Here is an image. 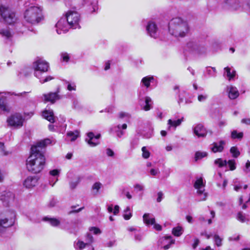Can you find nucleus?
<instances>
[{
  "instance_id": "nucleus-60",
  "label": "nucleus",
  "mask_w": 250,
  "mask_h": 250,
  "mask_svg": "<svg viewBox=\"0 0 250 250\" xmlns=\"http://www.w3.org/2000/svg\"><path fill=\"white\" fill-rule=\"evenodd\" d=\"M157 195H158V197L157 198V202H160L163 197H164V194L163 193V192L162 191H159L158 193H157Z\"/></svg>"
},
{
  "instance_id": "nucleus-44",
  "label": "nucleus",
  "mask_w": 250,
  "mask_h": 250,
  "mask_svg": "<svg viewBox=\"0 0 250 250\" xmlns=\"http://www.w3.org/2000/svg\"><path fill=\"white\" fill-rule=\"evenodd\" d=\"M77 207V206H72L71 207V208H72L73 209L71 210H70L68 212L67 214L68 215H70V214H73V213H78V212H80L81 211H82L83 208H84V207H82V208H80L78 209H75Z\"/></svg>"
},
{
  "instance_id": "nucleus-7",
  "label": "nucleus",
  "mask_w": 250,
  "mask_h": 250,
  "mask_svg": "<svg viewBox=\"0 0 250 250\" xmlns=\"http://www.w3.org/2000/svg\"><path fill=\"white\" fill-rule=\"evenodd\" d=\"M24 119L20 113L11 115L7 119L8 125L15 128H20L23 125Z\"/></svg>"
},
{
  "instance_id": "nucleus-50",
  "label": "nucleus",
  "mask_w": 250,
  "mask_h": 250,
  "mask_svg": "<svg viewBox=\"0 0 250 250\" xmlns=\"http://www.w3.org/2000/svg\"><path fill=\"white\" fill-rule=\"evenodd\" d=\"M61 59L63 62H68L69 60L70 57L69 54L66 52H62L61 54Z\"/></svg>"
},
{
  "instance_id": "nucleus-51",
  "label": "nucleus",
  "mask_w": 250,
  "mask_h": 250,
  "mask_svg": "<svg viewBox=\"0 0 250 250\" xmlns=\"http://www.w3.org/2000/svg\"><path fill=\"white\" fill-rule=\"evenodd\" d=\"M86 242L90 245L93 242V237L90 234H87L86 237Z\"/></svg>"
},
{
  "instance_id": "nucleus-57",
  "label": "nucleus",
  "mask_w": 250,
  "mask_h": 250,
  "mask_svg": "<svg viewBox=\"0 0 250 250\" xmlns=\"http://www.w3.org/2000/svg\"><path fill=\"white\" fill-rule=\"evenodd\" d=\"M244 170L246 173L250 172V161H248L247 162Z\"/></svg>"
},
{
  "instance_id": "nucleus-39",
  "label": "nucleus",
  "mask_w": 250,
  "mask_h": 250,
  "mask_svg": "<svg viewBox=\"0 0 250 250\" xmlns=\"http://www.w3.org/2000/svg\"><path fill=\"white\" fill-rule=\"evenodd\" d=\"M208 155V153L206 152H201L197 151L195 154V160L197 161L199 159H201L204 157H206Z\"/></svg>"
},
{
  "instance_id": "nucleus-1",
  "label": "nucleus",
  "mask_w": 250,
  "mask_h": 250,
  "mask_svg": "<svg viewBox=\"0 0 250 250\" xmlns=\"http://www.w3.org/2000/svg\"><path fill=\"white\" fill-rule=\"evenodd\" d=\"M51 140L46 139L38 142L31 148L30 155L26 160L27 170L33 173H38L44 168L45 164L44 156L41 149L51 143Z\"/></svg>"
},
{
  "instance_id": "nucleus-14",
  "label": "nucleus",
  "mask_w": 250,
  "mask_h": 250,
  "mask_svg": "<svg viewBox=\"0 0 250 250\" xmlns=\"http://www.w3.org/2000/svg\"><path fill=\"white\" fill-rule=\"evenodd\" d=\"M58 91L55 92H49L47 94L42 95V100L45 102H50L54 104L56 101L61 99L60 96L58 94Z\"/></svg>"
},
{
  "instance_id": "nucleus-40",
  "label": "nucleus",
  "mask_w": 250,
  "mask_h": 250,
  "mask_svg": "<svg viewBox=\"0 0 250 250\" xmlns=\"http://www.w3.org/2000/svg\"><path fill=\"white\" fill-rule=\"evenodd\" d=\"M230 152L234 158H237L240 154V152L236 146L231 147L230 149Z\"/></svg>"
},
{
  "instance_id": "nucleus-30",
  "label": "nucleus",
  "mask_w": 250,
  "mask_h": 250,
  "mask_svg": "<svg viewBox=\"0 0 250 250\" xmlns=\"http://www.w3.org/2000/svg\"><path fill=\"white\" fill-rule=\"evenodd\" d=\"M248 215L243 213L242 212H239L237 215V219L242 223H244L249 220Z\"/></svg>"
},
{
  "instance_id": "nucleus-17",
  "label": "nucleus",
  "mask_w": 250,
  "mask_h": 250,
  "mask_svg": "<svg viewBox=\"0 0 250 250\" xmlns=\"http://www.w3.org/2000/svg\"><path fill=\"white\" fill-rule=\"evenodd\" d=\"M146 29L147 34L152 38H157L158 36V28L156 24L152 22L149 21L146 25Z\"/></svg>"
},
{
  "instance_id": "nucleus-21",
  "label": "nucleus",
  "mask_w": 250,
  "mask_h": 250,
  "mask_svg": "<svg viewBox=\"0 0 250 250\" xmlns=\"http://www.w3.org/2000/svg\"><path fill=\"white\" fill-rule=\"evenodd\" d=\"M38 180L36 176H29L25 180L23 185L26 188H31L36 185Z\"/></svg>"
},
{
  "instance_id": "nucleus-34",
  "label": "nucleus",
  "mask_w": 250,
  "mask_h": 250,
  "mask_svg": "<svg viewBox=\"0 0 250 250\" xmlns=\"http://www.w3.org/2000/svg\"><path fill=\"white\" fill-rule=\"evenodd\" d=\"M123 217L126 220L130 219L132 217V213L130 211V208L129 207H127L124 210Z\"/></svg>"
},
{
  "instance_id": "nucleus-59",
  "label": "nucleus",
  "mask_w": 250,
  "mask_h": 250,
  "mask_svg": "<svg viewBox=\"0 0 250 250\" xmlns=\"http://www.w3.org/2000/svg\"><path fill=\"white\" fill-rule=\"evenodd\" d=\"M49 173L51 175L53 176H57L60 173V170L58 169H53L50 170Z\"/></svg>"
},
{
  "instance_id": "nucleus-37",
  "label": "nucleus",
  "mask_w": 250,
  "mask_h": 250,
  "mask_svg": "<svg viewBox=\"0 0 250 250\" xmlns=\"http://www.w3.org/2000/svg\"><path fill=\"white\" fill-rule=\"evenodd\" d=\"M214 164L217 165L219 167H222L227 166V161L226 160L224 161L221 158H218L214 161Z\"/></svg>"
},
{
  "instance_id": "nucleus-23",
  "label": "nucleus",
  "mask_w": 250,
  "mask_h": 250,
  "mask_svg": "<svg viewBox=\"0 0 250 250\" xmlns=\"http://www.w3.org/2000/svg\"><path fill=\"white\" fill-rule=\"evenodd\" d=\"M42 116L51 123L55 122L54 112L52 109L45 110L42 112Z\"/></svg>"
},
{
  "instance_id": "nucleus-13",
  "label": "nucleus",
  "mask_w": 250,
  "mask_h": 250,
  "mask_svg": "<svg viewBox=\"0 0 250 250\" xmlns=\"http://www.w3.org/2000/svg\"><path fill=\"white\" fill-rule=\"evenodd\" d=\"M100 137L101 134H100L95 135L93 132H90L87 134V137L85 138V141L90 146L94 147L99 144L98 140Z\"/></svg>"
},
{
  "instance_id": "nucleus-41",
  "label": "nucleus",
  "mask_w": 250,
  "mask_h": 250,
  "mask_svg": "<svg viewBox=\"0 0 250 250\" xmlns=\"http://www.w3.org/2000/svg\"><path fill=\"white\" fill-rule=\"evenodd\" d=\"M81 181V178L79 176L77 177L74 180L70 182V187L71 189L75 188L77 185Z\"/></svg>"
},
{
  "instance_id": "nucleus-28",
  "label": "nucleus",
  "mask_w": 250,
  "mask_h": 250,
  "mask_svg": "<svg viewBox=\"0 0 250 250\" xmlns=\"http://www.w3.org/2000/svg\"><path fill=\"white\" fill-rule=\"evenodd\" d=\"M67 137L70 139L71 141H74L77 139L79 136V132L75 131H69L66 134Z\"/></svg>"
},
{
  "instance_id": "nucleus-43",
  "label": "nucleus",
  "mask_w": 250,
  "mask_h": 250,
  "mask_svg": "<svg viewBox=\"0 0 250 250\" xmlns=\"http://www.w3.org/2000/svg\"><path fill=\"white\" fill-rule=\"evenodd\" d=\"M60 228L62 229L65 230L70 229V223L68 221H66L64 220L62 223L61 222Z\"/></svg>"
},
{
  "instance_id": "nucleus-53",
  "label": "nucleus",
  "mask_w": 250,
  "mask_h": 250,
  "mask_svg": "<svg viewBox=\"0 0 250 250\" xmlns=\"http://www.w3.org/2000/svg\"><path fill=\"white\" fill-rule=\"evenodd\" d=\"M102 186V184L100 182H96L92 186V189L93 190H96V192H97L101 188Z\"/></svg>"
},
{
  "instance_id": "nucleus-33",
  "label": "nucleus",
  "mask_w": 250,
  "mask_h": 250,
  "mask_svg": "<svg viewBox=\"0 0 250 250\" xmlns=\"http://www.w3.org/2000/svg\"><path fill=\"white\" fill-rule=\"evenodd\" d=\"M183 228L180 226H178L172 229V234L177 237H179L183 233Z\"/></svg>"
},
{
  "instance_id": "nucleus-15",
  "label": "nucleus",
  "mask_w": 250,
  "mask_h": 250,
  "mask_svg": "<svg viewBox=\"0 0 250 250\" xmlns=\"http://www.w3.org/2000/svg\"><path fill=\"white\" fill-rule=\"evenodd\" d=\"M127 128V125L124 124L122 125H118L110 128V132H115L118 138H121L125 134V131Z\"/></svg>"
},
{
  "instance_id": "nucleus-54",
  "label": "nucleus",
  "mask_w": 250,
  "mask_h": 250,
  "mask_svg": "<svg viewBox=\"0 0 250 250\" xmlns=\"http://www.w3.org/2000/svg\"><path fill=\"white\" fill-rule=\"evenodd\" d=\"M89 230L91 231H93V233L95 234H98L101 233V230L99 228L96 227H92Z\"/></svg>"
},
{
  "instance_id": "nucleus-36",
  "label": "nucleus",
  "mask_w": 250,
  "mask_h": 250,
  "mask_svg": "<svg viewBox=\"0 0 250 250\" xmlns=\"http://www.w3.org/2000/svg\"><path fill=\"white\" fill-rule=\"evenodd\" d=\"M134 240L136 242H141L143 239V233L138 230L134 234Z\"/></svg>"
},
{
  "instance_id": "nucleus-27",
  "label": "nucleus",
  "mask_w": 250,
  "mask_h": 250,
  "mask_svg": "<svg viewBox=\"0 0 250 250\" xmlns=\"http://www.w3.org/2000/svg\"><path fill=\"white\" fill-rule=\"evenodd\" d=\"M154 80L153 76H146L144 77L141 80V83L143 85L146 86V88L149 87L150 86V82Z\"/></svg>"
},
{
  "instance_id": "nucleus-2",
  "label": "nucleus",
  "mask_w": 250,
  "mask_h": 250,
  "mask_svg": "<svg viewBox=\"0 0 250 250\" xmlns=\"http://www.w3.org/2000/svg\"><path fill=\"white\" fill-rule=\"evenodd\" d=\"M188 22L181 18L177 17L171 19L168 23V32L170 35L176 38L185 37L189 32Z\"/></svg>"
},
{
  "instance_id": "nucleus-20",
  "label": "nucleus",
  "mask_w": 250,
  "mask_h": 250,
  "mask_svg": "<svg viewBox=\"0 0 250 250\" xmlns=\"http://www.w3.org/2000/svg\"><path fill=\"white\" fill-rule=\"evenodd\" d=\"M226 144V142L224 140H221L218 143L214 142L211 145L210 149L214 152H221L224 149V146Z\"/></svg>"
},
{
  "instance_id": "nucleus-62",
  "label": "nucleus",
  "mask_w": 250,
  "mask_h": 250,
  "mask_svg": "<svg viewBox=\"0 0 250 250\" xmlns=\"http://www.w3.org/2000/svg\"><path fill=\"white\" fill-rule=\"evenodd\" d=\"M159 172V171L158 169H154L152 168L150 170V173L152 176H155Z\"/></svg>"
},
{
  "instance_id": "nucleus-63",
  "label": "nucleus",
  "mask_w": 250,
  "mask_h": 250,
  "mask_svg": "<svg viewBox=\"0 0 250 250\" xmlns=\"http://www.w3.org/2000/svg\"><path fill=\"white\" fill-rule=\"evenodd\" d=\"M207 72L210 76L215 77L214 73L213 72V71L211 69L210 67H208L207 68Z\"/></svg>"
},
{
  "instance_id": "nucleus-26",
  "label": "nucleus",
  "mask_w": 250,
  "mask_h": 250,
  "mask_svg": "<svg viewBox=\"0 0 250 250\" xmlns=\"http://www.w3.org/2000/svg\"><path fill=\"white\" fill-rule=\"evenodd\" d=\"M183 121V118L182 119H179L177 120H174L172 121L171 119H169L168 120V129H170L171 127H174V128H176L177 126H179L181 125Z\"/></svg>"
},
{
  "instance_id": "nucleus-6",
  "label": "nucleus",
  "mask_w": 250,
  "mask_h": 250,
  "mask_svg": "<svg viewBox=\"0 0 250 250\" xmlns=\"http://www.w3.org/2000/svg\"><path fill=\"white\" fill-rule=\"evenodd\" d=\"M65 18H66L70 28H80L81 27L79 25L80 15L77 12L71 10L68 11Z\"/></svg>"
},
{
  "instance_id": "nucleus-46",
  "label": "nucleus",
  "mask_w": 250,
  "mask_h": 250,
  "mask_svg": "<svg viewBox=\"0 0 250 250\" xmlns=\"http://www.w3.org/2000/svg\"><path fill=\"white\" fill-rule=\"evenodd\" d=\"M0 33L2 36L5 37L7 39H9L12 37V34L8 30H1Z\"/></svg>"
},
{
  "instance_id": "nucleus-12",
  "label": "nucleus",
  "mask_w": 250,
  "mask_h": 250,
  "mask_svg": "<svg viewBox=\"0 0 250 250\" xmlns=\"http://www.w3.org/2000/svg\"><path fill=\"white\" fill-rule=\"evenodd\" d=\"M144 222L147 225H153L154 228L158 231H161L162 229V226L155 223V219L154 217H151L149 213H145L143 215Z\"/></svg>"
},
{
  "instance_id": "nucleus-22",
  "label": "nucleus",
  "mask_w": 250,
  "mask_h": 250,
  "mask_svg": "<svg viewBox=\"0 0 250 250\" xmlns=\"http://www.w3.org/2000/svg\"><path fill=\"white\" fill-rule=\"evenodd\" d=\"M42 221L48 222L51 226L54 227H59L61 225V221L54 217L45 216L42 218Z\"/></svg>"
},
{
  "instance_id": "nucleus-11",
  "label": "nucleus",
  "mask_w": 250,
  "mask_h": 250,
  "mask_svg": "<svg viewBox=\"0 0 250 250\" xmlns=\"http://www.w3.org/2000/svg\"><path fill=\"white\" fill-rule=\"evenodd\" d=\"M69 25L65 17L62 18L56 23V31L58 34L65 33L68 31Z\"/></svg>"
},
{
  "instance_id": "nucleus-19",
  "label": "nucleus",
  "mask_w": 250,
  "mask_h": 250,
  "mask_svg": "<svg viewBox=\"0 0 250 250\" xmlns=\"http://www.w3.org/2000/svg\"><path fill=\"white\" fill-rule=\"evenodd\" d=\"M226 92L228 94L229 98L231 100L236 99L239 95L237 88L232 85H228L226 87Z\"/></svg>"
},
{
  "instance_id": "nucleus-31",
  "label": "nucleus",
  "mask_w": 250,
  "mask_h": 250,
  "mask_svg": "<svg viewBox=\"0 0 250 250\" xmlns=\"http://www.w3.org/2000/svg\"><path fill=\"white\" fill-rule=\"evenodd\" d=\"M170 238V236L160 237L157 242V246L159 247L162 248L163 246H164L167 243V240Z\"/></svg>"
},
{
  "instance_id": "nucleus-58",
  "label": "nucleus",
  "mask_w": 250,
  "mask_h": 250,
  "mask_svg": "<svg viewBox=\"0 0 250 250\" xmlns=\"http://www.w3.org/2000/svg\"><path fill=\"white\" fill-rule=\"evenodd\" d=\"M6 153L4 152V144L0 143V155H4Z\"/></svg>"
},
{
  "instance_id": "nucleus-4",
  "label": "nucleus",
  "mask_w": 250,
  "mask_h": 250,
  "mask_svg": "<svg viewBox=\"0 0 250 250\" xmlns=\"http://www.w3.org/2000/svg\"><path fill=\"white\" fill-rule=\"evenodd\" d=\"M34 69V75L38 79H40L42 73L47 72L49 69V64L48 62L42 58H37L33 63Z\"/></svg>"
},
{
  "instance_id": "nucleus-9",
  "label": "nucleus",
  "mask_w": 250,
  "mask_h": 250,
  "mask_svg": "<svg viewBox=\"0 0 250 250\" xmlns=\"http://www.w3.org/2000/svg\"><path fill=\"white\" fill-rule=\"evenodd\" d=\"M193 133L198 138H205L207 135L208 133H209L211 135L212 132L210 130H207V129L202 124H197L192 127Z\"/></svg>"
},
{
  "instance_id": "nucleus-16",
  "label": "nucleus",
  "mask_w": 250,
  "mask_h": 250,
  "mask_svg": "<svg viewBox=\"0 0 250 250\" xmlns=\"http://www.w3.org/2000/svg\"><path fill=\"white\" fill-rule=\"evenodd\" d=\"M14 199V194L10 191H4L0 196V200L2 202L3 205L8 206L9 203L13 201Z\"/></svg>"
},
{
  "instance_id": "nucleus-35",
  "label": "nucleus",
  "mask_w": 250,
  "mask_h": 250,
  "mask_svg": "<svg viewBox=\"0 0 250 250\" xmlns=\"http://www.w3.org/2000/svg\"><path fill=\"white\" fill-rule=\"evenodd\" d=\"M74 246L76 249L78 248L80 250H83L85 248L86 246H89L88 244H86V242H83L82 241L78 240L76 243L74 244Z\"/></svg>"
},
{
  "instance_id": "nucleus-56",
  "label": "nucleus",
  "mask_w": 250,
  "mask_h": 250,
  "mask_svg": "<svg viewBox=\"0 0 250 250\" xmlns=\"http://www.w3.org/2000/svg\"><path fill=\"white\" fill-rule=\"evenodd\" d=\"M27 93V92H25V91L23 92L19 93H14V92L11 93V92H7L8 94L14 95L15 96H19V97L24 96Z\"/></svg>"
},
{
  "instance_id": "nucleus-5",
  "label": "nucleus",
  "mask_w": 250,
  "mask_h": 250,
  "mask_svg": "<svg viewBox=\"0 0 250 250\" xmlns=\"http://www.w3.org/2000/svg\"><path fill=\"white\" fill-rule=\"evenodd\" d=\"M0 14L3 21L7 24H12L17 20L15 13L8 7L3 5L0 6Z\"/></svg>"
},
{
  "instance_id": "nucleus-18",
  "label": "nucleus",
  "mask_w": 250,
  "mask_h": 250,
  "mask_svg": "<svg viewBox=\"0 0 250 250\" xmlns=\"http://www.w3.org/2000/svg\"><path fill=\"white\" fill-rule=\"evenodd\" d=\"M223 7L226 9L236 10L240 7V5L237 0H225L223 3Z\"/></svg>"
},
{
  "instance_id": "nucleus-32",
  "label": "nucleus",
  "mask_w": 250,
  "mask_h": 250,
  "mask_svg": "<svg viewBox=\"0 0 250 250\" xmlns=\"http://www.w3.org/2000/svg\"><path fill=\"white\" fill-rule=\"evenodd\" d=\"M225 71L226 72V75L229 80L232 79L235 75V71L232 70L230 71L231 69L229 67H225L224 68Z\"/></svg>"
},
{
  "instance_id": "nucleus-8",
  "label": "nucleus",
  "mask_w": 250,
  "mask_h": 250,
  "mask_svg": "<svg viewBox=\"0 0 250 250\" xmlns=\"http://www.w3.org/2000/svg\"><path fill=\"white\" fill-rule=\"evenodd\" d=\"M10 213L9 218L0 219V234L4 233L7 228L12 226L14 223L15 213L12 211Z\"/></svg>"
},
{
  "instance_id": "nucleus-29",
  "label": "nucleus",
  "mask_w": 250,
  "mask_h": 250,
  "mask_svg": "<svg viewBox=\"0 0 250 250\" xmlns=\"http://www.w3.org/2000/svg\"><path fill=\"white\" fill-rule=\"evenodd\" d=\"M244 134L242 132H238L237 130H234L231 132V137L232 139L241 140L243 137Z\"/></svg>"
},
{
  "instance_id": "nucleus-38",
  "label": "nucleus",
  "mask_w": 250,
  "mask_h": 250,
  "mask_svg": "<svg viewBox=\"0 0 250 250\" xmlns=\"http://www.w3.org/2000/svg\"><path fill=\"white\" fill-rule=\"evenodd\" d=\"M63 82L67 85V89L69 91H75L76 90V85L74 83H70L69 82L64 80Z\"/></svg>"
},
{
  "instance_id": "nucleus-42",
  "label": "nucleus",
  "mask_w": 250,
  "mask_h": 250,
  "mask_svg": "<svg viewBox=\"0 0 250 250\" xmlns=\"http://www.w3.org/2000/svg\"><path fill=\"white\" fill-rule=\"evenodd\" d=\"M213 238L215 244L217 247H220L222 246V239L218 235L215 234L214 235Z\"/></svg>"
},
{
  "instance_id": "nucleus-55",
  "label": "nucleus",
  "mask_w": 250,
  "mask_h": 250,
  "mask_svg": "<svg viewBox=\"0 0 250 250\" xmlns=\"http://www.w3.org/2000/svg\"><path fill=\"white\" fill-rule=\"evenodd\" d=\"M53 78L50 76H47L44 79H42L41 77H40V82L41 83H43L45 82H48L51 80H52Z\"/></svg>"
},
{
  "instance_id": "nucleus-10",
  "label": "nucleus",
  "mask_w": 250,
  "mask_h": 250,
  "mask_svg": "<svg viewBox=\"0 0 250 250\" xmlns=\"http://www.w3.org/2000/svg\"><path fill=\"white\" fill-rule=\"evenodd\" d=\"M204 186L202 178L197 179L194 185V188L197 189L198 195L200 197V201L206 200L207 197V193L204 192Z\"/></svg>"
},
{
  "instance_id": "nucleus-61",
  "label": "nucleus",
  "mask_w": 250,
  "mask_h": 250,
  "mask_svg": "<svg viewBox=\"0 0 250 250\" xmlns=\"http://www.w3.org/2000/svg\"><path fill=\"white\" fill-rule=\"evenodd\" d=\"M106 153L108 156L112 157L114 155V152L110 148H107L106 150Z\"/></svg>"
},
{
  "instance_id": "nucleus-48",
  "label": "nucleus",
  "mask_w": 250,
  "mask_h": 250,
  "mask_svg": "<svg viewBox=\"0 0 250 250\" xmlns=\"http://www.w3.org/2000/svg\"><path fill=\"white\" fill-rule=\"evenodd\" d=\"M227 164H228L230 170H233L235 169L236 164H235V160H229V161H228V162H227Z\"/></svg>"
},
{
  "instance_id": "nucleus-52",
  "label": "nucleus",
  "mask_w": 250,
  "mask_h": 250,
  "mask_svg": "<svg viewBox=\"0 0 250 250\" xmlns=\"http://www.w3.org/2000/svg\"><path fill=\"white\" fill-rule=\"evenodd\" d=\"M139 139L138 138H134L131 142V146L132 147H135L139 144Z\"/></svg>"
},
{
  "instance_id": "nucleus-45",
  "label": "nucleus",
  "mask_w": 250,
  "mask_h": 250,
  "mask_svg": "<svg viewBox=\"0 0 250 250\" xmlns=\"http://www.w3.org/2000/svg\"><path fill=\"white\" fill-rule=\"evenodd\" d=\"M98 10L97 1H95L91 3V5L89 8V12L92 13Z\"/></svg>"
},
{
  "instance_id": "nucleus-24",
  "label": "nucleus",
  "mask_w": 250,
  "mask_h": 250,
  "mask_svg": "<svg viewBox=\"0 0 250 250\" xmlns=\"http://www.w3.org/2000/svg\"><path fill=\"white\" fill-rule=\"evenodd\" d=\"M1 111H9V107L6 104V98L3 96L0 98V112Z\"/></svg>"
},
{
  "instance_id": "nucleus-49",
  "label": "nucleus",
  "mask_w": 250,
  "mask_h": 250,
  "mask_svg": "<svg viewBox=\"0 0 250 250\" xmlns=\"http://www.w3.org/2000/svg\"><path fill=\"white\" fill-rule=\"evenodd\" d=\"M208 98V95L207 94H199L198 96V100L200 102H204Z\"/></svg>"
},
{
  "instance_id": "nucleus-47",
  "label": "nucleus",
  "mask_w": 250,
  "mask_h": 250,
  "mask_svg": "<svg viewBox=\"0 0 250 250\" xmlns=\"http://www.w3.org/2000/svg\"><path fill=\"white\" fill-rule=\"evenodd\" d=\"M143 152L142 156L145 159H147L150 156V152L146 150V146H143L142 148Z\"/></svg>"
},
{
  "instance_id": "nucleus-25",
  "label": "nucleus",
  "mask_w": 250,
  "mask_h": 250,
  "mask_svg": "<svg viewBox=\"0 0 250 250\" xmlns=\"http://www.w3.org/2000/svg\"><path fill=\"white\" fill-rule=\"evenodd\" d=\"M145 105L143 107V109L145 111H148L152 108L153 102L151 99L148 96L145 98Z\"/></svg>"
},
{
  "instance_id": "nucleus-3",
  "label": "nucleus",
  "mask_w": 250,
  "mask_h": 250,
  "mask_svg": "<svg viewBox=\"0 0 250 250\" xmlns=\"http://www.w3.org/2000/svg\"><path fill=\"white\" fill-rule=\"evenodd\" d=\"M24 19L31 24H38L43 19L42 8L38 6H30L25 11Z\"/></svg>"
},
{
  "instance_id": "nucleus-64",
  "label": "nucleus",
  "mask_w": 250,
  "mask_h": 250,
  "mask_svg": "<svg viewBox=\"0 0 250 250\" xmlns=\"http://www.w3.org/2000/svg\"><path fill=\"white\" fill-rule=\"evenodd\" d=\"M241 123L247 125H250V118L242 119L241 120Z\"/></svg>"
}]
</instances>
